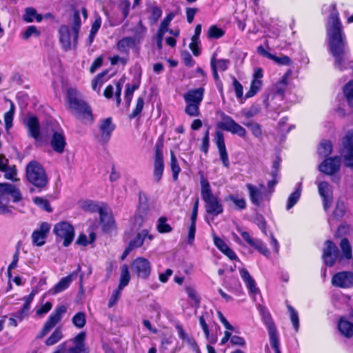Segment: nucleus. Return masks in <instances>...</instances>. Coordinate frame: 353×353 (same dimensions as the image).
I'll use <instances>...</instances> for the list:
<instances>
[{"instance_id": "nucleus-1", "label": "nucleus", "mask_w": 353, "mask_h": 353, "mask_svg": "<svg viewBox=\"0 0 353 353\" xmlns=\"http://www.w3.org/2000/svg\"><path fill=\"white\" fill-rule=\"evenodd\" d=\"M67 99L69 108L72 114L85 123H90L93 117L90 108L81 99L79 92L74 88L67 90Z\"/></svg>"}, {"instance_id": "nucleus-2", "label": "nucleus", "mask_w": 353, "mask_h": 353, "mask_svg": "<svg viewBox=\"0 0 353 353\" xmlns=\"http://www.w3.org/2000/svg\"><path fill=\"white\" fill-rule=\"evenodd\" d=\"M200 182L201 194L205 202V211L208 214L212 216V221L214 216L223 212V208L218 196L213 194L208 179L202 176Z\"/></svg>"}, {"instance_id": "nucleus-3", "label": "nucleus", "mask_w": 353, "mask_h": 353, "mask_svg": "<svg viewBox=\"0 0 353 353\" xmlns=\"http://www.w3.org/2000/svg\"><path fill=\"white\" fill-rule=\"evenodd\" d=\"M10 196L14 202L21 199L20 191L14 185L0 183V215L8 216L12 214L14 208L9 205Z\"/></svg>"}, {"instance_id": "nucleus-4", "label": "nucleus", "mask_w": 353, "mask_h": 353, "mask_svg": "<svg viewBox=\"0 0 353 353\" xmlns=\"http://www.w3.org/2000/svg\"><path fill=\"white\" fill-rule=\"evenodd\" d=\"M205 90L203 87L189 90L183 94L185 102V112L190 117L200 114L199 107L203 101Z\"/></svg>"}, {"instance_id": "nucleus-5", "label": "nucleus", "mask_w": 353, "mask_h": 353, "mask_svg": "<svg viewBox=\"0 0 353 353\" xmlns=\"http://www.w3.org/2000/svg\"><path fill=\"white\" fill-rule=\"evenodd\" d=\"M26 174L28 181L37 187H44L48 183L46 172L37 161H32L26 165Z\"/></svg>"}, {"instance_id": "nucleus-6", "label": "nucleus", "mask_w": 353, "mask_h": 353, "mask_svg": "<svg viewBox=\"0 0 353 353\" xmlns=\"http://www.w3.org/2000/svg\"><path fill=\"white\" fill-rule=\"evenodd\" d=\"M56 235L57 241H63L65 247L68 246L74 239V230L73 226L68 222H59L57 223L53 229Z\"/></svg>"}, {"instance_id": "nucleus-7", "label": "nucleus", "mask_w": 353, "mask_h": 353, "mask_svg": "<svg viewBox=\"0 0 353 353\" xmlns=\"http://www.w3.org/2000/svg\"><path fill=\"white\" fill-rule=\"evenodd\" d=\"M131 269L138 278L148 279L151 274L152 265L147 259L138 257L132 261Z\"/></svg>"}, {"instance_id": "nucleus-8", "label": "nucleus", "mask_w": 353, "mask_h": 353, "mask_svg": "<svg viewBox=\"0 0 353 353\" xmlns=\"http://www.w3.org/2000/svg\"><path fill=\"white\" fill-rule=\"evenodd\" d=\"M218 126L242 138H244L246 135L245 129L237 123L232 117L225 114L222 115L221 121L218 123Z\"/></svg>"}, {"instance_id": "nucleus-9", "label": "nucleus", "mask_w": 353, "mask_h": 353, "mask_svg": "<svg viewBox=\"0 0 353 353\" xmlns=\"http://www.w3.org/2000/svg\"><path fill=\"white\" fill-rule=\"evenodd\" d=\"M85 332H81L72 339L65 341L68 343L65 353H88V348L85 343Z\"/></svg>"}, {"instance_id": "nucleus-10", "label": "nucleus", "mask_w": 353, "mask_h": 353, "mask_svg": "<svg viewBox=\"0 0 353 353\" xmlns=\"http://www.w3.org/2000/svg\"><path fill=\"white\" fill-rule=\"evenodd\" d=\"M263 322L268 329L270 336V342L272 347L274 350L275 353H281L279 350V338L277 333L276 326L269 313L263 314Z\"/></svg>"}, {"instance_id": "nucleus-11", "label": "nucleus", "mask_w": 353, "mask_h": 353, "mask_svg": "<svg viewBox=\"0 0 353 353\" xmlns=\"http://www.w3.org/2000/svg\"><path fill=\"white\" fill-rule=\"evenodd\" d=\"M47 132L52 135L50 139V145L54 151L59 154L63 153L66 145V141L63 131L61 130H56L52 127H48L47 128Z\"/></svg>"}, {"instance_id": "nucleus-12", "label": "nucleus", "mask_w": 353, "mask_h": 353, "mask_svg": "<svg viewBox=\"0 0 353 353\" xmlns=\"http://www.w3.org/2000/svg\"><path fill=\"white\" fill-rule=\"evenodd\" d=\"M65 312L66 307L63 305L57 307L45 323L39 337L42 338L46 336L61 321L63 314Z\"/></svg>"}, {"instance_id": "nucleus-13", "label": "nucleus", "mask_w": 353, "mask_h": 353, "mask_svg": "<svg viewBox=\"0 0 353 353\" xmlns=\"http://www.w3.org/2000/svg\"><path fill=\"white\" fill-rule=\"evenodd\" d=\"M246 188L249 192L250 199L253 204L260 205L266 199H268L264 185L260 184L256 186L247 183Z\"/></svg>"}, {"instance_id": "nucleus-14", "label": "nucleus", "mask_w": 353, "mask_h": 353, "mask_svg": "<svg viewBox=\"0 0 353 353\" xmlns=\"http://www.w3.org/2000/svg\"><path fill=\"white\" fill-rule=\"evenodd\" d=\"M343 145L342 154L345 164L347 167L353 168V130L349 131L344 137Z\"/></svg>"}, {"instance_id": "nucleus-15", "label": "nucleus", "mask_w": 353, "mask_h": 353, "mask_svg": "<svg viewBox=\"0 0 353 353\" xmlns=\"http://www.w3.org/2000/svg\"><path fill=\"white\" fill-rule=\"evenodd\" d=\"M316 184L318 186V191L323 199V207L327 210L332 202V188L330 184L327 181H323L317 179Z\"/></svg>"}, {"instance_id": "nucleus-16", "label": "nucleus", "mask_w": 353, "mask_h": 353, "mask_svg": "<svg viewBox=\"0 0 353 353\" xmlns=\"http://www.w3.org/2000/svg\"><path fill=\"white\" fill-rule=\"evenodd\" d=\"M24 125L28 128V134L36 141H39L42 134H44V130H40L38 119L33 115H28L24 119Z\"/></svg>"}, {"instance_id": "nucleus-17", "label": "nucleus", "mask_w": 353, "mask_h": 353, "mask_svg": "<svg viewBox=\"0 0 353 353\" xmlns=\"http://www.w3.org/2000/svg\"><path fill=\"white\" fill-rule=\"evenodd\" d=\"M339 257V251L336 245L331 241L325 242L323 250V259L327 265L332 266Z\"/></svg>"}, {"instance_id": "nucleus-18", "label": "nucleus", "mask_w": 353, "mask_h": 353, "mask_svg": "<svg viewBox=\"0 0 353 353\" xmlns=\"http://www.w3.org/2000/svg\"><path fill=\"white\" fill-rule=\"evenodd\" d=\"M263 77V71L262 68H257L254 70L252 75L250 90L245 94V98H250L256 94L263 85L262 79Z\"/></svg>"}, {"instance_id": "nucleus-19", "label": "nucleus", "mask_w": 353, "mask_h": 353, "mask_svg": "<svg viewBox=\"0 0 353 353\" xmlns=\"http://www.w3.org/2000/svg\"><path fill=\"white\" fill-rule=\"evenodd\" d=\"M332 283L338 288H352L353 287V273L351 272H339L333 276Z\"/></svg>"}, {"instance_id": "nucleus-20", "label": "nucleus", "mask_w": 353, "mask_h": 353, "mask_svg": "<svg viewBox=\"0 0 353 353\" xmlns=\"http://www.w3.org/2000/svg\"><path fill=\"white\" fill-rule=\"evenodd\" d=\"M164 170V161L162 147L157 144L154 163V179L157 182L160 181Z\"/></svg>"}, {"instance_id": "nucleus-21", "label": "nucleus", "mask_w": 353, "mask_h": 353, "mask_svg": "<svg viewBox=\"0 0 353 353\" xmlns=\"http://www.w3.org/2000/svg\"><path fill=\"white\" fill-rule=\"evenodd\" d=\"M341 167V159L339 157L326 159L319 166V170L327 175H332L338 172Z\"/></svg>"}, {"instance_id": "nucleus-22", "label": "nucleus", "mask_w": 353, "mask_h": 353, "mask_svg": "<svg viewBox=\"0 0 353 353\" xmlns=\"http://www.w3.org/2000/svg\"><path fill=\"white\" fill-rule=\"evenodd\" d=\"M114 129V125L112 124V119L110 118H107L103 120L99 124V132L97 135L99 141L101 143L108 142Z\"/></svg>"}, {"instance_id": "nucleus-23", "label": "nucleus", "mask_w": 353, "mask_h": 353, "mask_svg": "<svg viewBox=\"0 0 353 353\" xmlns=\"http://www.w3.org/2000/svg\"><path fill=\"white\" fill-rule=\"evenodd\" d=\"M215 143L219 150L220 159L225 168L230 167V161L226 150L224 135L221 131H216L215 134Z\"/></svg>"}, {"instance_id": "nucleus-24", "label": "nucleus", "mask_w": 353, "mask_h": 353, "mask_svg": "<svg viewBox=\"0 0 353 353\" xmlns=\"http://www.w3.org/2000/svg\"><path fill=\"white\" fill-rule=\"evenodd\" d=\"M50 230V225L47 223H42L39 228L33 232L32 234V243L37 246H41L46 242L47 234Z\"/></svg>"}, {"instance_id": "nucleus-25", "label": "nucleus", "mask_w": 353, "mask_h": 353, "mask_svg": "<svg viewBox=\"0 0 353 353\" xmlns=\"http://www.w3.org/2000/svg\"><path fill=\"white\" fill-rule=\"evenodd\" d=\"M59 41L64 50L71 49L73 43L72 32L67 26H62L59 29Z\"/></svg>"}, {"instance_id": "nucleus-26", "label": "nucleus", "mask_w": 353, "mask_h": 353, "mask_svg": "<svg viewBox=\"0 0 353 353\" xmlns=\"http://www.w3.org/2000/svg\"><path fill=\"white\" fill-rule=\"evenodd\" d=\"M176 329L177 330L179 338L183 341V343H185L187 345H188L195 353H200L199 347L194 338L190 336L181 325L177 324L176 325Z\"/></svg>"}, {"instance_id": "nucleus-27", "label": "nucleus", "mask_w": 353, "mask_h": 353, "mask_svg": "<svg viewBox=\"0 0 353 353\" xmlns=\"http://www.w3.org/2000/svg\"><path fill=\"white\" fill-rule=\"evenodd\" d=\"M239 274L250 293L252 295H256L259 292V289L256 285L255 281L251 276L248 271L244 268H241L239 270Z\"/></svg>"}, {"instance_id": "nucleus-28", "label": "nucleus", "mask_w": 353, "mask_h": 353, "mask_svg": "<svg viewBox=\"0 0 353 353\" xmlns=\"http://www.w3.org/2000/svg\"><path fill=\"white\" fill-rule=\"evenodd\" d=\"M208 317L209 314L208 312L203 314L199 317V324L205 334V336L207 341L211 344H214L217 341V336L216 334L210 333L208 324Z\"/></svg>"}, {"instance_id": "nucleus-29", "label": "nucleus", "mask_w": 353, "mask_h": 353, "mask_svg": "<svg viewBox=\"0 0 353 353\" xmlns=\"http://www.w3.org/2000/svg\"><path fill=\"white\" fill-rule=\"evenodd\" d=\"M99 212L103 229L107 231L110 230L114 223L112 215L106 209L99 208Z\"/></svg>"}, {"instance_id": "nucleus-30", "label": "nucleus", "mask_w": 353, "mask_h": 353, "mask_svg": "<svg viewBox=\"0 0 353 353\" xmlns=\"http://www.w3.org/2000/svg\"><path fill=\"white\" fill-rule=\"evenodd\" d=\"M338 329L345 337L353 336V323L347 321L345 318H341L338 323Z\"/></svg>"}, {"instance_id": "nucleus-31", "label": "nucleus", "mask_w": 353, "mask_h": 353, "mask_svg": "<svg viewBox=\"0 0 353 353\" xmlns=\"http://www.w3.org/2000/svg\"><path fill=\"white\" fill-rule=\"evenodd\" d=\"M72 275H68L65 277L62 278L58 283H57L53 288L50 290V293L52 294H56L60 293L66 290L72 282Z\"/></svg>"}, {"instance_id": "nucleus-32", "label": "nucleus", "mask_w": 353, "mask_h": 353, "mask_svg": "<svg viewBox=\"0 0 353 353\" xmlns=\"http://www.w3.org/2000/svg\"><path fill=\"white\" fill-rule=\"evenodd\" d=\"M135 47V40L132 37H124L117 43V49L123 53L129 52L130 50Z\"/></svg>"}, {"instance_id": "nucleus-33", "label": "nucleus", "mask_w": 353, "mask_h": 353, "mask_svg": "<svg viewBox=\"0 0 353 353\" xmlns=\"http://www.w3.org/2000/svg\"><path fill=\"white\" fill-rule=\"evenodd\" d=\"M6 101L10 103V110L4 114L5 127L6 131L8 132L12 126V121L15 112V106L12 101L9 99H6Z\"/></svg>"}, {"instance_id": "nucleus-34", "label": "nucleus", "mask_w": 353, "mask_h": 353, "mask_svg": "<svg viewBox=\"0 0 353 353\" xmlns=\"http://www.w3.org/2000/svg\"><path fill=\"white\" fill-rule=\"evenodd\" d=\"M146 237H148L150 240L153 239V236L152 234H149L148 230H143L137 235L136 238L133 241L130 242V247H141Z\"/></svg>"}, {"instance_id": "nucleus-35", "label": "nucleus", "mask_w": 353, "mask_h": 353, "mask_svg": "<svg viewBox=\"0 0 353 353\" xmlns=\"http://www.w3.org/2000/svg\"><path fill=\"white\" fill-rule=\"evenodd\" d=\"M302 191V183H299L295 191L292 192L288 197L287 201L286 209L289 210L291 209L300 199Z\"/></svg>"}, {"instance_id": "nucleus-36", "label": "nucleus", "mask_w": 353, "mask_h": 353, "mask_svg": "<svg viewBox=\"0 0 353 353\" xmlns=\"http://www.w3.org/2000/svg\"><path fill=\"white\" fill-rule=\"evenodd\" d=\"M130 280V275L128 270V266L125 264L121 267V275L119 279V284L118 288L123 290L127 286Z\"/></svg>"}, {"instance_id": "nucleus-37", "label": "nucleus", "mask_w": 353, "mask_h": 353, "mask_svg": "<svg viewBox=\"0 0 353 353\" xmlns=\"http://www.w3.org/2000/svg\"><path fill=\"white\" fill-rule=\"evenodd\" d=\"M291 70H288L274 85V91L278 94H283L288 85V79L291 75Z\"/></svg>"}, {"instance_id": "nucleus-38", "label": "nucleus", "mask_w": 353, "mask_h": 353, "mask_svg": "<svg viewBox=\"0 0 353 353\" xmlns=\"http://www.w3.org/2000/svg\"><path fill=\"white\" fill-rule=\"evenodd\" d=\"M346 211V207L343 201H339L336 203L335 210L333 213V216L328 220L329 223L331 225L334 219H340L343 216Z\"/></svg>"}, {"instance_id": "nucleus-39", "label": "nucleus", "mask_w": 353, "mask_h": 353, "mask_svg": "<svg viewBox=\"0 0 353 353\" xmlns=\"http://www.w3.org/2000/svg\"><path fill=\"white\" fill-rule=\"evenodd\" d=\"M332 145L330 141H322L318 148L317 152L321 157H325L330 155L332 152Z\"/></svg>"}, {"instance_id": "nucleus-40", "label": "nucleus", "mask_w": 353, "mask_h": 353, "mask_svg": "<svg viewBox=\"0 0 353 353\" xmlns=\"http://www.w3.org/2000/svg\"><path fill=\"white\" fill-rule=\"evenodd\" d=\"M81 28V19L79 17V14L78 12H76L74 14V23L72 28L71 32H72L73 37V45L74 46L77 44V41L78 38L79 32Z\"/></svg>"}, {"instance_id": "nucleus-41", "label": "nucleus", "mask_w": 353, "mask_h": 353, "mask_svg": "<svg viewBox=\"0 0 353 353\" xmlns=\"http://www.w3.org/2000/svg\"><path fill=\"white\" fill-rule=\"evenodd\" d=\"M23 20L28 23L32 22L34 19L40 22L42 20V17L37 13L35 9L32 8H28L26 9L25 14L23 17Z\"/></svg>"}, {"instance_id": "nucleus-42", "label": "nucleus", "mask_w": 353, "mask_h": 353, "mask_svg": "<svg viewBox=\"0 0 353 353\" xmlns=\"http://www.w3.org/2000/svg\"><path fill=\"white\" fill-rule=\"evenodd\" d=\"M250 245L255 248L256 250H258L260 253H261L265 256H268L270 255L269 250L267 248L263 242L259 239L254 238L252 242L250 243Z\"/></svg>"}, {"instance_id": "nucleus-43", "label": "nucleus", "mask_w": 353, "mask_h": 353, "mask_svg": "<svg viewBox=\"0 0 353 353\" xmlns=\"http://www.w3.org/2000/svg\"><path fill=\"white\" fill-rule=\"evenodd\" d=\"M63 337L62 331L59 328H57L52 334L46 339V345L48 346H51L59 341H61Z\"/></svg>"}, {"instance_id": "nucleus-44", "label": "nucleus", "mask_w": 353, "mask_h": 353, "mask_svg": "<svg viewBox=\"0 0 353 353\" xmlns=\"http://www.w3.org/2000/svg\"><path fill=\"white\" fill-rule=\"evenodd\" d=\"M146 213L138 212L134 215L133 219L131 220L132 228L135 230H139L143 225L145 221V216Z\"/></svg>"}, {"instance_id": "nucleus-45", "label": "nucleus", "mask_w": 353, "mask_h": 353, "mask_svg": "<svg viewBox=\"0 0 353 353\" xmlns=\"http://www.w3.org/2000/svg\"><path fill=\"white\" fill-rule=\"evenodd\" d=\"M171 159H170V168L172 172V177L174 181H176L178 179L179 174L181 172L180 166L177 162L176 157H175L174 152L171 151Z\"/></svg>"}, {"instance_id": "nucleus-46", "label": "nucleus", "mask_w": 353, "mask_h": 353, "mask_svg": "<svg viewBox=\"0 0 353 353\" xmlns=\"http://www.w3.org/2000/svg\"><path fill=\"white\" fill-rule=\"evenodd\" d=\"M157 229L159 233H168L172 231V227L167 223V218L160 217L157 223Z\"/></svg>"}, {"instance_id": "nucleus-47", "label": "nucleus", "mask_w": 353, "mask_h": 353, "mask_svg": "<svg viewBox=\"0 0 353 353\" xmlns=\"http://www.w3.org/2000/svg\"><path fill=\"white\" fill-rule=\"evenodd\" d=\"M2 172H4V177L8 180H11L12 181H18L19 180L17 177V170L15 165H8Z\"/></svg>"}, {"instance_id": "nucleus-48", "label": "nucleus", "mask_w": 353, "mask_h": 353, "mask_svg": "<svg viewBox=\"0 0 353 353\" xmlns=\"http://www.w3.org/2000/svg\"><path fill=\"white\" fill-rule=\"evenodd\" d=\"M230 61L227 59H219L216 61L214 56L211 59V67L214 68L220 71H225L229 65Z\"/></svg>"}, {"instance_id": "nucleus-49", "label": "nucleus", "mask_w": 353, "mask_h": 353, "mask_svg": "<svg viewBox=\"0 0 353 353\" xmlns=\"http://www.w3.org/2000/svg\"><path fill=\"white\" fill-rule=\"evenodd\" d=\"M287 307L290 312V319H291L292 323L294 327V330L296 332H298L299 327V318L298 312L295 310V309L292 306H291L290 305H288L287 306Z\"/></svg>"}, {"instance_id": "nucleus-50", "label": "nucleus", "mask_w": 353, "mask_h": 353, "mask_svg": "<svg viewBox=\"0 0 353 353\" xmlns=\"http://www.w3.org/2000/svg\"><path fill=\"white\" fill-rule=\"evenodd\" d=\"M173 18L174 14L172 13H169L161 21L158 33H160V34H165V33L169 30L168 26Z\"/></svg>"}, {"instance_id": "nucleus-51", "label": "nucleus", "mask_w": 353, "mask_h": 353, "mask_svg": "<svg viewBox=\"0 0 353 353\" xmlns=\"http://www.w3.org/2000/svg\"><path fill=\"white\" fill-rule=\"evenodd\" d=\"M340 246L342 250L343 256L348 260L351 259L352 257V248H351L347 239H342L341 241V243H340Z\"/></svg>"}, {"instance_id": "nucleus-52", "label": "nucleus", "mask_w": 353, "mask_h": 353, "mask_svg": "<svg viewBox=\"0 0 353 353\" xmlns=\"http://www.w3.org/2000/svg\"><path fill=\"white\" fill-rule=\"evenodd\" d=\"M226 201H230L236 205L239 210H244L246 208V202L243 198H239L236 196L230 194L226 198Z\"/></svg>"}, {"instance_id": "nucleus-53", "label": "nucleus", "mask_w": 353, "mask_h": 353, "mask_svg": "<svg viewBox=\"0 0 353 353\" xmlns=\"http://www.w3.org/2000/svg\"><path fill=\"white\" fill-rule=\"evenodd\" d=\"M106 72H102L97 76V77L92 81V88L93 90L99 92L100 89L105 82L103 77L106 75Z\"/></svg>"}, {"instance_id": "nucleus-54", "label": "nucleus", "mask_w": 353, "mask_h": 353, "mask_svg": "<svg viewBox=\"0 0 353 353\" xmlns=\"http://www.w3.org/2000/svg\"><path fill=\"white\" fill-rule=\"evenodd\" d=\"M224 31L216 26H212L209 28L208 37L210 39H219L224 35Z\"/></svg>"}, {"instance_id": "nucleus-55", "label": "nucleus", "mask_w": 353, "mask_h": 353, "mask_svg": "<svg viewBox=\"0 0 353 353\" xmlns=\"http://www.w3.org/2000/svg\"><path fill=\"white\" fill-rule=\"evenodd\" d=\"M85 322V314L84 312H78L72 318L73 324L78 328L84 327Z\"/></svg>"}, {"instance_id": "nucleus-56", "label": "nucleus", "mask_w": 353, "mask_h": 353, "mask_svg": "<svg viewBox=\"0 0 353 353\" xmlns=\"http://www.w3.org/2000/svg\"><path fill=\"white\" fill-rule=\"evenodd\" d=\"M243 124L250 128L254 137L259 138L262 136V130L259 124L252 121L244 123Z\"/></svg>"}, {"instance_id": "nucleus-57", "label": "nucleus", "mask_w": 353, "mask_h": 353, "mask_svg": "<svg viewBox=\"0 0 353 353\" xmlns=\"http://www.w3.org/2000/svg\"><path fill=\"white\" fill-rule=\"evenodd\" d=\"M139 212L146 213L149 209L148 201L146 195L143 193H140L139 196Z\"/></svg>"}, {"instance_id": "nucleus-58", "label": "nucleus", "mask_w": 353, "mask_h": 353, "mask_svg": "<svg viewBox=\"0 0 353 353\" xmlns=\"http://www.w3.org/2000/svg\"><path fill=\"white\" fill-rule=\"evenodd\" d=\"M270 59L274 61L276 63L280 65H290L292 64V61L290 58L285 55L277 57L272 54Z\"/></svg>"}, {"instance_id": "nucleus-59", "label": "nucleus", "mask_w": 353, "mask_h": 353, "mask_svg": "<svg viewBox=\"0 0 353 353\" xmlns=\"http://www.w3.org/2000/svg\"><path fill=\"white\" fill-rule=\"evenodd\" d=\"M112 65H121L125 66L128 61V56L120 57L119 55H114L109 58Z\"/></svg>"}, {"instance_id": "nucleus-60", "label": "nucleus", "mask_w": 353, "mask_h": 353, "mask_svg": "<svg viewBox=\"0 0 353 353\" xmlns=\"http://www.w3.org/2000/svg\"><path fill=\"white\" fill-rule=\"evenodd\" d=\"M344 94L348 103L353 106V81L347 83L344 88Z\"/></svg>"}, {"instance_id": "nucleus-61", "label": "nucleus", "mask_w": 353, "mask_h": 353, "mask_svg": "<svg viewBox=\"0 0 353 353\" xmlns=\"http://www.w3.org/2000/svg\"><path fill=\"white\" fill-rule=\"evenodd\" d=\"M34 203L41 208L43 209L44 210L47 212H51L52 210L50 206V203L48 200L42 198V197H34L33 199Z\"/></svg>"}, {"instance_id": "nucleus-62", "label": "nucleus", "mask_w": 353, "mask_h": 353, "mask_svg": "<svg viewBox=\"0 0 353 353\" xmlns=\"http://www.w3.org/2000/svg\"><path fill=\"white\" fill-rule=\"evenodd\" d=\"M40 31L34 26H28L26 30L23 34V39H28L32 37H39Z\"/></svg>"}, {"instance_id": "nucleus-63", "label": "nucleus", "mask_w": 353, "mask_h": 353, "mask_svg": "<svg viewBox=\"0 0 353 353\" xmlns=\"http://www.w3.org/2000/svg\"><path fill=\"white\" fill-rule=\"evenodd\" d=\"M150 12L151 13V15L150 17V21L152 23H155L159 20V19L161 17L162 14L161 10L157 7L153 6L151 8H150Z\"/></svg>"}, {"instance_id": "nucleus-64", "label": "nucleus", "mask_w": 353, "mask_h": 353, "mask_svg": "<svg viewBox=\"0 0 353 353\" xmlns=\"http://www.w3.org/2000/svg\"><path fill=\"white\" fill-rule=\"evenodd\" d=\"M138 88V86L134 85L131 86L130 84L126 85V90L125 92V100L126 101L127 105H129L132 99L133 93L135 90Z\"/></svg>"}]
</instances>
